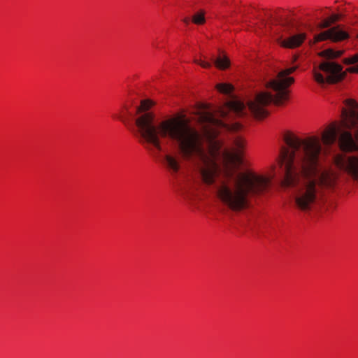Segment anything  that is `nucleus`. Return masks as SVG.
I'll return each mask as SVG.
<instances>
[{
	"instance_id": "obj_12",
	"label": "nucleus",
	"mask_w": 358,
	"mask_h": 358,
	"mask_svg": "<svg viewBox=\"0 0 358 358\" xmlns=\"http://www.w3.org/2000/svg\"><path fill=\"white\" fill-rule=\"evenodd\" d=\"M152 103L150 101L144 100L141 101V106L136 107V113H139L142 111L147 110L150 108Z\"/></svg>"
},
{
	"instance_id": "obj_17",
	"label": "nucleus",
	"mask_w": 358,
	"mask_h": 358,
	"mask_svg": "<svg viewBox=\"0 0 358 358\" xmlns=\"http://www.w3.org/2000/svg\"><path fill=\"white\" fill-rule=\"evenodd\" d=\"M184 22L186 23V24H188L189 22V18H185L184 19Z\"/></svg>"
},
{
	"instance_id": "obj_4",
	"label": "nucleus",
	"mask_w": 358,
	"mask_h": 358,
	"mask_svg": "<svg viewBox=\"0 0 358 358\" xmlns=\"http://www.w3.org/2000/svg\"><path fill=\"white\" fill-rule=\"evenodd\" d=\"M342 54V51L332 49H327L321 52V55L327 60L319 65V69L323 73L317 70L313 72V76L317 83L319 84H334L344 79L346 72L343 70V66L331 60L339 57Z\"/></svg>"
},
{
	"instance_id": "obj_6",
	"label": "nucleus",
	"mask_w": 358,
	"mask_h": 358,
	"mask_svg": "<svg viewBox=\"0 0 358 358\" xmlns=\"http://www.w3.org/2000/svg\"><path fill=\"white\" fill-rule=\"evenodd\" d=\"M163 164L166 169L172 175L177 174L181 168V160L180 157L172 154H166L163 157Z\"/></svg>"
},
{
	"instance_id": "obj_10",
	"label": "nucleus",
	"mask_w": 358,
	"mask_h": 358,
	"mask_svg": "<svg viewBox=\"0 0 358 358\" xmlns=\"http://www.w3.org/2000/svg\"><path fill=\"white\" fill-rule=\"evenodd\" d=\"M217 89L223 94H229L233 91L234 87L231 84L220 83L217 85Z\"/></svg>"
},
{
	"instance_id": "obj_14",
	"label": "nucleus",
	"mask_w": 358,
	"mask_h": 358,
	"mask_svg": "<svg viewBox=\"0 0 358 358\" xmlns=\"http://www.w3.org/2000/svg\"><path fill=\"white\" fill-rule=\"evenodd\" d=\"M194 62L197 64H199L201 66L206 69L210 68L212 65L211 63L209 62H205L199 59H194Z\"/></svg>"
},
{
	"instance_id": "obj_13",
	"label": "nucleus",
	"mask_w": 358,
	"mask_h": 358,
	"mask_svg": "<svg viewBox=\"0 0 358 358\" xmlns=\"http://www.w3.org/2000/svg\"><path fill=\"white\" fill-rule=\"evenodd\" d=\"M281 26L285 29V31H289L294 27V24L289 20H282L280 22Z\"/></svg>"
},
{
	"instance_id": "obj_15",
	"label": "nucleus",
	"mask_w": 358,
	"mask_h": 358,
	"mask_svg": "<svg viewBox=\"0 0 358 358\" xmlns=\"http://www.w3.org/2000/svg\"><path fill=\"white\" fill-rule=\"evenodd\" d=\"M358 62V55H355L350 58L345 59V63L347 64H352Z\"/></svg>"
},
{
	"instance_id": "obj_18",
	"label": "nucleus",
	"mask_w": 358,
	"mask_h": 358,
	"mask_svg": "<svg viewBox=\"0 0 358 358\" xmlns=\"http://www.w3.org/2000/svg\"><path fill=\"white\" fill-rule=\"evenodd\" d=\"M357 38H358V34H357Z\"/></svg>"
},
{
	"instance_id": "obj_1",
	"label": "nucleus",
	"mask_w": 358,
	"mask_h": 358,
	"mask_svg": "<svg viewBox=\"0 0 358 358\" xmlns=\"http://www.w3.org/2000/svg\"><path fill=\"white\" fill-rule=\"evenodd\" d=\"M198 120L203 125L201 134L180 118L155 124L154 115L145 113L136 119L139 142L152 154L162 150L161 138L178 143L182 156L193 166L182 187L184 196L190 198L204 185L213 187L217 200L229 210L238 212L247 208L252 196L267 190L270 180L250 171H238L243 162L245 141L241 136L231 138L232 150L222 153V176L217 163L222 146L217 136L222 131L236 132L242 125L220 120L206 106L199 110Z\"/></svg>"
},
{
	"instance_id": "obj_16",
	"label": "nucleus",
	"mask_w": 358,
	"mask_h": 358,
	"mask_svg": "<svg viewBox=\"0 0 358 358\" xmlns=\"http://www.w3.org/2000/svg\"><path fill=\"white\" fill-rule=\"evenodd\" d=\"M348 71L352 73H358V66H353L348 69Z\"/></svg>"
},
{
	"instance_id": "obj_11",
	"label": "nucleus",
	"mask_w": 358,
	"mask_h": 358,
	"mask_svg": "<svg viewBox=\"0 0 358 358\" xmlns=\"http://www.w3.org/2000/svg\"><path fill=\"white\" fill-rule=\"evenodd\" d=\"M192 21L197 24H202L205 22L204 13L201 11L195 14L193 17Z\"/></svg>"
},
{
	"instance_id": "obj_3",
	"label": "nucleus",
	"mask_w": 358,
	"mask_h": 358,
	"mask_svg": "<svg viewBox=\"0 0 358 358\" xmlns=\"http://www.w3.org/2000/svg\"><path fill=\"white\" fill-rule=\"evenodd\" d=\"M297 66H292L280 71L277 76L268 81L266 86L274 93L268 92L257 93L253 99L249 100L247 106L241 101L234 99L228 102L225 109L218 110L219 117L225 118L228 113L237 116L245 115L250 110L257 118H263L268 115L266 106L271 103L276 106L282 105L289 99L288 87L294 82L293 77L289 76L295 71Z\"/></svg>"
},
{
	"instance_id": "obj_5",
	"label": "nucleus",
	"mask_w": 358,
	"mask_h": 358,
	"mask_svg": "<svg viewBox=\"0 0 358 358\" xmlns=\"http://www.w3.org/2000/svg\"><path fill=\"white\" fill-rule=\"evenodd\" d=\"M349 38V34L339 29L338 26L331 27L315 36L317 42L330 39L334 42L341 41Z\"/></svg>"
},
{
	"instance_id": "obj_9",
	"label": "nucleus",
	"mask_w": 358,
	"mask_h": 358,
	"mask_svg": "<svg viewBox=\"0 0 358 358\" xmlns=\"http://www.w3.org/2000/svg\"><path fill=\"white\" fill-rule=\"evenodd\" d=\"M342 17V15L340 14H333L329 18L324 19L322 20L320 24L319 27L320 29H324L329 27L332 24L338 21Z\"/></svg>"
},
{
	"instance_id": "obj_8",
	"label": "nucleus",
	"mask_w": 358,
	"mask_h": 358,
	"mask_svg": "<svg viewBox=\"0 0 358 358\" xmlns=\"http://www.w3.org/2000/svg\"><path fill=\"white\" fill-rule=\"evenodd\" d=\"M210 60L215 64L216 67L224 70L230 66L229 59L225 55L220 54L217 57L211 56Z\"/></svg>"
},
{
	"instance_id": "obj_7",
	"label": "nucleus",
	"mask_w": 358,
	"mask_h": 358,
	"mask_svg": "<svg viewBox=\"0 0 358 358\" xmlns=\"http://www.w3.org/2000/svg\"><path fill=\"white\" fill-rule=\"evenodd\" d=\"M306 35L305 33H301L296 35H293L286 39H283L282 36H280L278 38V43L287 48H295L300 46L303 41L305 40Z\"/></svg>"
},
{
	"instance_id": "obj_2",
	"label": "nucleus",
	"mask_w": 358,
	"mask_h": 358,
	"mask_svg": "<svg viewBox=\"0 0 358 358\" xmlns=\"http://www.w3.org/2000/svg\"><path fill=\"white\" fill-rule=\"evenodd\" d=\"M341 120L328 127L319 136L301 138L292 133L284 136L287 147L280 152V169L284 187L294 188V206L309 213L321 203L324 190H334L348 178L358 183V157L334 154L331 166L322 162L329 146L336 139L343 152H358V103L352 99L343 101Z\"/></svg>"
}]
</instances>
